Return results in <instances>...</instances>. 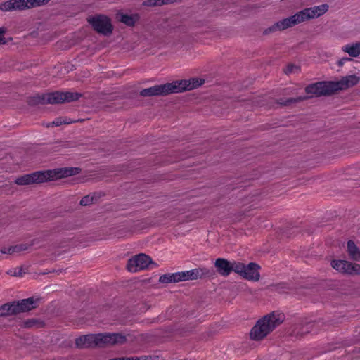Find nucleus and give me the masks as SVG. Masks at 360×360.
I'll return each instance as SVG.
<instances>
[{
    "label": "nucleus",
    "instance_id": "473e14b6",
    "mask_svg": "<svg viewBox=\"0 0 360 360\" xmlns=\"http://www.w3.org/2000/svg\"><path fill=\"white\" fill-rule=\"evenodd\" d=\"M6 43V39L4 37H2L1 34H0V44H5Z\"/></svg>",
    "mask_w": 360,
    "mask_h": 360
},
{
    "label": "nucleus",
    "instance_id": "f257e3e1",
    "mask_svg": "<svg viewBox=\"0 0 360 360\" xmlns=\"http://www.w3.org/2000/svg\"><path fill=\"white\" fill-rule=\"evenodd\" d=\"M328 5L326 4L310 8H306L291 16L275 22L272 26L266 30L264 32L267 34L269 32L276 31H282L305 21L317 18L324 15L328 11Z\"/></svg>",
    "mask_w": 360,
    "mask_h": 360
},
{
    "label": "nucleus",
    "instance_id": "1a4fd4ad",
    "mask_svg": "<svg viewBox=\"0 0 360 360\" xmlns=\"http://www.w3.org/2000/svg\"><path fill=\"white\" fill-rule=\"evenodd\" d=\"M305 91L308 94L316 96H329L334 94L331 82H321L311 84L305 88Z\"/></svg>",
    "mask_w": 360,
    "mask_h": 360
},
{
    "label": "nucleus",
    "instance_id": "2eb2a0df",
    "mask_svg": "<svg viewBox=\"0 0 360 360\" xmlns=\"http://www.w3.org/2000/svg\"><path fill=\"white\" fill-rule=\"evenodd\" d=\"M174 88V93L181 92L186 90H191L195 89L200 85L202 82L198 79L193 78L190 80H182L172 83Z\"/></svg>",
    "mask_w": 360,
    "mask_h": 360
},
{
    "label": "nucleus",
    "instance_id": "a878e982",
    "mask_svg": "<svg viewBox=\"0 0 360 360\" xmlns=\"http://www.w3.org/2000/svg\"><path fill=\"white\" fill-rule=\"evenodd\" d=\"M175 1L176 0H146L143 4L146 6H156L171 4Z\"/></svg>",
    "mask_w": 360,
    "mask_h": 360
},
{
    "label": "nucleus",
    "instance_id": "c85d7f7f",
    "mask_svg": "<svg viewBox=\"0 0 360 360\" xmlns=\"http://www.w3.org/2000/svg\"><path fill=\"white\" fill-rule=\"evenodd\" d=\"M94 199V195H86L81 199L80 205L82 206L89 205L93 203Z\"/></svg>",
    "mask_w": 360,
    "mask_h": 360
},
{
    "label": "nucleus",
    "instance_id": "4468645a",
    "mask_svg": "<svg viewBox=\"0 0 360 360\" xmlns=\"http://www.w3.org/2000/svg\"><path fill=\"white\" fill-rule=\"evenodd\" d=\"M359 80V77L355 75H351L342 77L341 79H340L339 81L331 82L333 93L338 91L345 90L348 88L352 87L353 86L357 84Z\"/></svg>",
    "mask_w": 360,
    "mask_h": 360
},
{
    "label": "nucleus",
    "instance_id": "6e6552de",
    "mask_svg": "<svg viewBox=\"0 0 360 360\" xmlns=\"http://www.w3.org/2000/svg\"><path fill=\"white\" fill-rule=\"evenodd\" d=\"M153 262L151 258L146 254H139L129 259L127 262V269L131 272H137L148 268Z\"/></svg>",
    "mask_w": 360,
    "mask_h": 360
},
{
    "label": "nucleus",
    "instance_id": "72a5a7b5",
    "mask_svg": "<svg viewBox=\"0 0 360 360\" xmlns=\"http://www.w3.org/2000/svg\"><path fill=\"white\" fill-rule=\"evenodd\" d=\"M6 32V29L4 27L0 28V34H3Z\"/></svg>",
    "mask_w": 360,
    "mask_h": 360
},
{
    "label": "nucleus",
    "instance_id": "cd10ccee",
    "mask_svg": "<svg viewBox=\"0 0 360 360\" xmlns=\"http://www.w3.org/2000/svg\"><path fill=\"white\" fill-rule=\"evenodd\" d=\"M307 98H308L307 96H299V97H297L296 98L288 99V100H286L285 101L281 102L280 103L281 105H289V104H290L292 103L300 102V101L306 100Z\"/></svg>",
    "mask_w": 360,
    "mask_h": 360
},
{
    "label": "nucleus",
    "instance_id": "b1692460",
    "mask_svg": "<svg viewBox=\"0 0 360 360\" xmlns=\"http://www.w3.org/2000/svg\"><path fill=\"white\" fill-rule=\"evenodd\" d=\"M311 327V323H307L305 326H297L295 327L292 332V335L296 337H301L304 334H307L309 332V328Z\"/></svg>",
    "mask_w": 360,
    "mask_h": 360
},
{
    "label": "nucleus",
    "instance_id": "a211bd4d",
    "mask_svg": "<svg viewBox=\"0 0 360 360\" xmlns=\"http://www.w3.org/2000/svg\"><path fill=\"white\" fill-rule=\"evenodd\" d=\"M352 265L353 263L346 260H333L331 262V266L334 269L349 275H352Z\"/></svg>",
    "mask_w": 360,
    "mask_h": 360
},
{
    "label": "nucleus",
    "instance_id": "20e7f679",
    "mask_svg": "<svg viewBox=\"0 0 360 360\" xmlns=\"http://www.w3.org/2000/svg\"><path fill=\"white\" fill-rule=\"evenodd\" d=\"M80 96L81 94L75 92L54 91L34 96L32 98V103L35 104H58L77 101Z\"/></svg>",
    "mask_w": 360,
    "mask_h": 360
},
{
    "label": "nucleus",
    "instance_id": "4be33fe9",
    "mask_svg": "<svg viewBox=\"0 0 360 360\" xmlns=\"http://www.w3.org/2000/svg\"><path fill=\"white\" fill-rule=\"evenodd\" d=\"M159 282L162 283L180 282L179 272L163 274L160 276Z\"/></svg>",
    "mask_w": 360,
    "mask_h": 360
},
{
    "label": "nucleus",
    "instance_id": "f03ea898",
    "mask_svg": "<svg viewBox=\"0 0 360 360\" xmlns=\"http://www.w3.org/2000/svg\"><path fill=\"white\" fill-rule=\"evenodd\" d=\"M78 173V168H58L53 170L37 171L17 178L15 183L18 185L41 184L49 181L70 176Z\"/></svg>",
    "mask_w": 360,
    "mask_h": 360
},
{
    "label": "nucleus",
    "instance_id": "7ed1b4c3",
    "mask_svg": "<svg viewBox=\"0 0 360 360\" xmlns=\"http://www.w3.org/2000/svg\"><path fill=\"white\" fill-rule=\"evenodd\" d=\"M283 315L281 313L273 312L259 320L252 328L250 337L252 340H259L266 337L283 321Z\"/></svg>",
    "mask_w": 360,
    "mask_h": 360
},
{
    "label": "nucleus",
    "instance_id": "9d476101",
    "mask_svg": "<svg viewBox=\"0 0 360 360\" xmlns=\"http://www.w3.org/2000/svg\"><path fill=\"white\" fill-rule=\"evenodd\" d=\"M238 264L240 266V269L238 271H236V274L249 281H259L260 278L259 272L260 266L257 264L251 262L245 265V264L238 262Z\"/></svg>",
    "mask_w": 360,
    "mask_h": 360
},
{
    "label": "nucleus",
    "instance_id": "412c9836",
    "mask_svg": "<svg viewBox=\"0 0 360 360\" xmlns=\"http://www.w3.org/2000/svg\"><path fill=\"white\" fill-rule=\"evenodd\" d=\"M347 252L350 258L354 261H360V250L352 240L347 242Z\"/></svg>",
    "mask_w": 360,
    "mask_h": 360
},
{
    "label": "nucleus",
    "instance_id": "aec40b11",
    "mask_svg": "<svg viewBox=\"0 0 360 360\" xmlns=\"http://www.w3.org/2000/svg\"><path fill=\"white\" fill-rule=\"evenodd\" d=\"M117 19L127 26H134L139 20V15L138 14L128 15L120 13L117 14Z\"/></svg>",
    "mask_w": 360,
    "mask_h": 360
},
{
    "label": "nucleus",
    "instance_id": "423d86ee",
    "mask_svg": "<svg viewBox=\"0 0 360 360\" xmlns=\"http://www.w3.org/2000/svg\"><path fill=\"white\" fill-rule=\"evenodd\" d=\"M89 23L94 30L103 35H110L112 32L110 20L105 15H96L88 18Z\"/></svg>",
    "mask_w": 360,
    "mask_h": 360
},
{
    "label": "nucleus",
    "instance_id": "0eeeda50",
    "mask_svg": "<svg viewBox=\"0 0 360 360\" xmlns=\"http://www.w3.org/2000/svg\"><path fill=\"white\" fill-rule=\"evenodd\" d=\"M96 347H103L115 345H122L126 342V337L120 333L96 334Z\"/></svg>",
    "mask_w": 360,
    "mask_h": 360
},
{
    "label": "nucleus",
    "instance_id": "bb28decb",
    "mask_svg": "<svg viewBox=\"0 0 360 360\" xmlns=\"http://www.w3.org/2000/svg\"><path fill=\"white\" fill-rule=\"evenodd\" d=\"M300 67L293 64H289L284 70V72L286 75L295 74L300 72Z\"/></svg>",
    "mask_w": 360,
    "mask_h": 360
},
{
    "label": "nucleus",
    "instance_id": "dca6fc26",
    "mask_svg": "<svg viewBox=\"0 0 360 360\" xmlns=\"http://www.w3.org/2000/svg\"><path fill=\"white\" fill-rule=\"evenodd\" d=\"M37 300H34L33 297H29L21 300L18 302H13L15 314L34 309L37 306Z\"/></svg>",
    "mask_w": 360,
    "mask_h": 360
},
{
    "label": "nucleus",
    "instance_id": "ddd939ff",
    "mask_svg": "<svg viewBox=\"0 0 360 360\" xmlns=\"http://www.w3.org/2000/svg\"><path fill=\"white\" fill-rule=\"evenodd\" d=\"M179 281H186L202 278L210 274V271L205 268H197L188 271H179Z\"/></svg>",
    "mask_w": 360,
    "mask_h": 360
},
{
    "label": "nucleus",
    "instance_id": "5701e85b",
    "mask_svg": "<svg viewBox=\"0 0 360 360\" xmlns=\"http://www.w3.org/2000/svg\"><path fill=\"white\" fill-rule=\"evenodd\" d=\"M30 245H28L27 244H20L15 246H11L8 248H3L1 249V252L3 254H13L15 252H20L21 251H24L28 249V248Z\"/></svg>",
    "mask_w": 360,
    "mask_h": 360
},
{
    "label": "nucleus",
    "instance_id": "c756f323",
    "mask_svg": "<svg viewBox=\"0 0 360 360\" xmlns=\"http://www.w3.org/2000/svg\"><path fill=\"white\" fill-rule=\"evenodd\" d=\"M71 122H72L71 121L62 120V118H58V119L53 120L51 123L47 125V127H49L51 125L58 127V126L61 125L62 124H70Z\"/></svg>",
    "mask_w": 360,
    "mask_h": 360
},
{
    "label": "nucleus",
    "instance_id": "6ab92c4d",
    "mask_svg": "<svg viewBox=\"0 0 360 360\" xmlns=\"http://www.w3.org/2000/svg\"><path fill=\"white\" fill-rule=\"evenodd\" d=\"M342 51L348 53L351 57H358L360 55V41L345 44L342 47Z\"/></svg>",
    "mask_w": 360,
    "mask_h": 360
},
{
    "label": "nucleus",
    "instance_id": "393cba45",
    "mask_svg": "<svg viewBox=\"0 0 360 360\" xmlns=\"http://www.w3.org/2000/svg\"><path fill=\"white\" fill-rule=\"evenodd\" d=\"M15 314L13 302L5 304L0 307V316Z\"/></svg>",
    "mask_w": 360,
    "mask_h": 360
},
{
    "label": "nucleus",
    "instance_id": "7c9ffc66",
    "mask_svg": "<svg viewBox=\"0 0 360 360\" xmlns=\"http://www.w3.org/2000/svg\"><path fill=\"white\" fill-rule=\"evenodd\" d=\"M352 271V275L353 274L360 275V264L353 263Z\"/></svg>",
    "mask_w": 360,
    "mask_h": 360
},
{
    "label": "nucleus",
    "instance_id": "2f4dec72",
    "mask_svg": "<svg viewBox=\"0 0 360 360\" xmlns=\"http://www.w3.org/2000/svg\"><path fill=\"white\" fill-rule=\"evenodd\" d=\"M351 59L347 57L342 58L338 60V64L339 66H342L345 62L350 60Z\"/></svg>",
    "mask_w": 360,
    "mask_h": 360
},
{
    "label": "nucleus",
    "instance_id": "f3484780",
    "mask_svg": "<svg viewBox=\"0 0 360 360\" xmlns=\"http://www.w3.org/2000/svg\"><path fill=\"white\" fill-rule=\"evenodd\" d=\"M96 334H88L77 338L75 344L79 348H89L96 347Z\"/></svg>",
    "mask_w": 360,
    "mask_h": 360
},
{
    "label": "nucleus",
    "instance_id": "39448f33",
    "mask_svg": "<svg viewBox=\"0 0 360 360\" xmlns=\"http://www.w3.org/2000/svg\"><path fill=\"white\" fill-rule=\"evenodd\" d=\"M50 0H8L0 4V10L3 12L22 11L39 6Z\"/></svg>",
    "mask_w": 360,
    "mask_h": 360
},
{
    "label": "nucleus",
    "instance_id": "f704fd0d",
    "mask_svg": "<svg viewBox=\"0 0 360 360\" xmlns=\"http://www.w3.org/2000/svg\"><path fill=\"white\" fill-rule=\"evenodd\" d=\"M14 275L16 276H22V273L19 271L18 272H15Z\"/></svg>",
    "mask_w": 360,
    "mask_h": 360
},
{
    "label": "nucleus",
    "instance_id": "9b49d317",
    "mask_svg": "<svg viewBox=\"0 0 360 360\" xmlns=\"http://www.w3.org/2000/svg\"><path fill=\"white\" fill-rule=\"evenodd\" d=\"M171 93H174V88L172 83L155 85L150 88L144 89L141 91L140 95L144 97L154 96H165Z\"/></svg>",
    "mask_w": 360,
    "mask_h": 360
},
{
    "label": "nucleus",
    "instance_id": "f8f14e48",
    "mask_svg": "<svg viewBox=\"0 0 360 360\" xmlns=\"http://www.w3.org/2000/svg\"><path fill=\"white\" fill-rule=\"evenodd\" d=\"M238 264V262H231L224 258H218L214 262V266L220 275L228 276L232 271L236 273L239 271L240 266Z\"/></svg>",
    "mask_w": 360,
    "mask_h": 360
}]
</instances>
